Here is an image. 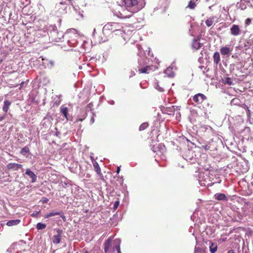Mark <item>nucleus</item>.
<instances>
[{
	"label": "nucleus",
	"mask_w": 253,
	"mask_h": 253,
	"mask_svg": "<svg viewBox=\"0 0 253 253\" xmlns=\"http://www.w3.org/2000/svg\"><path fill=\"white\" fill-rule=\"evenodd\" d=\"M125 6L128 9L131 13L136 12L141 10L145 5L143 0H123Z\"/></svg>",
	"instance_id": "f257e3e1"
},
{
	"label": "nucleus",
	"mask_w": 253,
	"mask_h": 253,
	"mask_svg": "<svg viewBox=\"0 0 253 253\" xmlns=\"http://www.w3.org/2000/svg\"><path fill=\"white\" fill-rule=\"evenodd\" d=\"M66 3L65 2H60L56 4L55 10L56 12L60 14H63L66 12Z\"/></svg>",
	"instance_id": "20e7f679"
},
{
	"label": "nucleus",
	"mask_w": 253,
	"mask_h": 253,
	"mask_svg": "<svg viewBox=\"0 0 253 253\" xmlns=\"http://www.w3.org/2000/svg\"><path fill=\"white\" fill-rule=\"evenodd\" d=\"M232 50V47L227 45L224 46H221L220 49V52L222 56H229Z\"/></svg>",
	"instance_id": "39448f33"
},
{
	"label": "nucleus",
	"mask_w": 253,
	"mask_h": 253,
	"mask_svg": "<svg viewBox=\"0 0 253 253\" xmlns=\"http://www.w3.org/2000/svg\"><path fill=\"white\" fill-rule=\"evenodd\" d=\"M22 167V165L16 163H10L6 166L7 169L8 170H12L14 171L18 170Z\"/></svg>",
	"instance_id": "6e6552de"
},
{
	"label": "nucleus",
	"mask_w": 253,
	"mask_h": 253,
	"mask_svg": "<svg viewBox=\"0 0 253 253\" xmlns=\"http://www.w3.org/2000/svg\"><path fill=\"white\" fill-rule=\"evenodd\" d=\"M48 201V199L45 198H44V200L43 201V203H47Z\"/></svg>",
	"instance_id": "f704fd0d"
},
{
	"label": "nucleus",
	"mask_w": 253,
	"mask_h": 253,
	"mask_svg": "<svg viewBox=\"0 0 253 253\" xmlns=\"http://www.w3.org/2000/svg\"><path fill=\"white\" fill-rule=\"evenodd\" d=\"M211 7H212V6H210L209 7V8L210 9H211Z\"/></svg>",
	"instance_id": "e433bc0d"
},
{
	"label": "nucleus",
	"mask_w": 253,
	"mask_h": 253,
	"mask_svg": "<svg viewBox=\"0 0 253 253\" xmlns=\"http://www.w3.org/2000/svg\"><path fill=\"white\" fill-rule=\"evenodd\" d=\"M120 170H121V169H120V167H117V170H116V172H117V173H119L120 172Z\"/></svg>",
	"instance_id": "2f4dec72"
},
{
	"label": "nucleus",
	"mask_w": 253,
	"mask_h": 253,
	"mask_svg": "<svg viewBox=\"0 0 253 253\" xmlns=\"http://www.w3.org/2000/svg\"><path fill=\"white\" fill-rule=\"evenodd\" d=\"M149 126L148 123H142L139 126V130L140 131H142L147 128Z\"/></svg>",
	"instance_id": "5701e85b"
},
{
	"label": "nucleus",
	"mask_w": 253,
	"mask_h": 253,
	"mask_svg": "<svg viewBox=\"0 0 253 253\" xmlns=\"http://www.w3.org/2000/svg\"><path fill=\"white\" fill-rule=\"evenodd\" d=\"M35 214L33 213V214H32V216H35Z\"/></svg>",
	"instance_id": "58836bf2"
},
{
	"label": "nucleus",
	"mask_w": 253,
	"mask_h": 253,
	"mask_svg": "<svg viewBox=\"0 0 253 253\" xmlns=\"http://www.w3.org/2000/svg\"><path fill=\"white\" fill-rule=\"evenodd\" d=\"M203 147L205 149V150H208L209 148V147L207 145H206V146H203Z\"/></svg>",
	"instance_id": "72a5a7b5"
},
{
	"label": "nucleus",
	"mask_w": 253,
	"mask_h": 253,
	"mask_svg": "<svg viewBox=\"0 0 253 253\" xmlns=\"http://www.w3.org/2000/svg\"><path fill=\"white\" fill-rule=\"evenodd\" d=\"M29 152V149L28 147H23L21 151H20V153L22 154H25L27 153H28Z\"/></svg>",
	"instance_id": "a878e982"
},
{
	"label": "nucleus",
	"mask_w": 253,
	"mask_h": 253,
	"mask_svg": "<svg viewBox=\"0 0 253 253\" xmlns=\"http://www.w3.org/2000/svg\"><path fill=\"white\" fill-rule=\"evenodd\" d=\"M60 112L63 115L64 117L68 120L67 115L68 108L65 105H62L60 108Z\"/></svg>",
	"instance_id": "dca6fc26"
},
{
	"label": "nucleus",
	"mask_w": 253,
	"mask_h": 253,
	"mask_svg": "<svg viewBox=\"0 0 253 253\" xmlns=\"http://www.w3.org/2000/svg\"><path fill=\"white\" fill-rule=\"evenodd\" d=\"M228 253H234V251L231 250L228 251Z\"/></svg>",
	"instance_id": "c9c22d12"
},
{
	"label": "nucleus",
	"mask_w": 253,
	"mask_h": 253,
	"mask_svg": "<svg viewBox=\"0 0 253 253\" xmlns=\"http://www.w3.org/2000/svg\"><path fill=\"white\" fill-rule=\"evenodd\" d=\"M60 214V213L58 212H50L48 214H46L44 216L45 218H49L51 216H55V215H59Z\"/></svg>",
	"instance_id": "b1692460"
},
{
	"label": "nucleus",
	"mask_w": 253,
	"mask_h": 253,
	"mask_svg": "<svg viewBox=\"0 0 253 253\" xmlns=\"http://www.w3.org/2000/svg\"><path fill=\"white\" fill-rule=\"evenodd\" d=\"M11 102L8 100H4V102H3V107H2V110L4 112H5V113H6L10 105H11Z\"/></svg>",
	"instance_id": "2eb2a0df"
},
{
	"label": "nucleus",
	"mask_w": 253,
	"mask_h": 253,
	"mask_svg": "<svg viewBox=\"0 0 253 253\" xmlns=\"http://www.w3.org/2000/svg\"><path fill=\"white\" fill-rule=\"evenodd\" d=\"M119 203H120V202L118 201H116L115 202V203H114V206H113L114 209H116L118 207V206L119 205Z\"/></svg>",
	"instance_id": "c85d7f7f"
},
{
	"label": "nucleus",
	"mask_w": 253,
	"mask_h": 253,
	"mask_svg": "<svg viewBox=\"0 0 253 253\" xmlns=\"http://www.w3.org/2000/svg\"><path fill=\"white\" fill-rule=\"evenodd\" d=\"M62 218L64 219V218H65V216H61Z\"/></svg>",
	"instance_id": "ea45409f"
},
{
	"label": "nucleus",
	"mask_w": 253,
	"mask_h": 253,
	"mask_svg": "<svg viewBox=\"0 0 253 253\" xmlns=\"http://www.w3.org/2000/svg\"><path fill=\"white\" fill-rule=\"evenodd\" d=\"M214 197L215 199L219 201L227 200L226 196L223 193H217L214 195Z\"/></svg>",
	"instance_id": "aec40b11"
},
{
	"label": "nucleus",
	"mask_w": 253,
	"mask_h": 253,
	"mask_svg": "<svg viewBox=\"0 0 253 253\" xmlns=\"http://www.w3.org/2000/svg\"><path fill=\"white\" fill-rule=\"evenodd\" d=\"M202 44L200 43L199 41L197 40H195L193 41L192 44V46L193 48L195 49H199L201 48Z\"/></svg>",
	"instance_id": "6ab92c4d"
},
{
	"label": "nucleus",
	"mask_w": 253,
	"mask_h": 253,
	"mask_svg": "<svg viewBox=\"0 0 253 253\" xmlns=\"http://www.w3.org/2000/svg\"><path fill=\"white\" fill-rule=\"evenodd\" d=\"M62 233V230L59 229L56 230V234L53 235L52 238V241L54 244H57L60 242Z\"/></svg>",
	"instance_id": "423d86ee"
},
{
	"label": "nucleus",
	"mask_w": 253,
	"mask_h": 253,
	"mask_svg": "<svg viewBox=\"0 0 253 253\" xmlns=\"http://www.w3.org/2000/svg\"><path fill=\"white\" fill-rule=\"evenodd\" d=\"M93 166L94 169V170L97 172V173L98 174V175L100 177V178L102 180H104V176L102 174V173L101 172V169L99 166L98 164L96 162H93Z\"/></svg>",
	"instance_id": "9d476101"
},
{
	"label": "nucleus",
	"mask_w": 253,
	"mask_h": 253,
	"mask_svg": "<svg viewBox=\"0 0 253 253\" xmlns=\"http://www.w3.org/2000/svg\"><path fill=\"white\" fill-rule=\"evenodd\" d=\"M231 34L233 36H237L241 33V30L237 25H233L230 28Z\"/></svg>",
	"instance_id": "9b49d317"
},
{
	"label": "nucleus",
	"mask_w": 253,
	"mask_h": 253,
	"mask_svg": "<svg viewBox=\"0 0 253 253\" xmlns=\"http://www.w3.org/2000/svg\"><path fill=\"white\" fill-rule=\"evenodd\" d=\"M165 73L169 77L173 78L174 76V73L171 67H168L165 71Z\"/></svg>",
	"instance_id": "a211bd4d"
},
{
	"label": "nucleus",
	"mask_w": 253,
	"mask_h": 253,
	"mask_svg": "<svg viewBox=\"0 0 253 253\" xmlns=\"http://www.w3.org/2000/svg\"><path fill=\"white\" fill-rule=\"evenodd\" d=\"M207 97L203 93H199L193 96L192 100L195 104L194 106L200 107L203 103L207 100Z\"/></svg>",
	"instance_id": "7ed1b4c3"
},
{
	"label": "nucleus",
	"mask_w": 253,
	"mask_h": 253,
	"mask_svg": "<svg viewBox=\"0 0 253 253\" xmlns=\"http://www.w3.org/2000/svg\"><path fill=\"white\" fill-rule=\"evenodd\" d=\"M5 118V116H1L0 117V121H2Z\"/></svg>",
	"instance_id": "473e14b6"
},
{
	"label": "nucleus",
	"mask_w": 253,
	"mask_h": 253,
	"mask_svg": "<svg viewBox=\"0 0 253 253\" xmlns=\"http://www.w3.org/2000/svg\"><path fill=\"white\" fill-rule=\"evenodd\" d=\"M153 70L152 67L150 66H146L143 68L139 69L138 72L139 73H146L149 74L151 71Z\"/></svg>",
	"instance_id": "ddd939ff"
},
{
	"label": "nucleus",
	"mask_w": 253,
	"mask_h": 253,
	"mask_svg": "<svg viewBox=\"0 0 253 253\" xmlns=\"http://www.w3.org/2000/svg\"><path fill=\"white\" fill-rule=\"evenodd\" d=\"M213 245L212 244L211 246L210 247V251L211 253H214L217 250V246H214L213 247Z\"/></svg>",
	"instance_id": "bb28decb"
},
{
	"label": "nucleus",
	"mask_w": 253,
	"mask_h": 253,
	"mask_svg": "<svg viewBox=\"0 0 253 253\" xmlns=\"http://www.w3.org/2000/svg\"><path fill=\"white\" fill-rule=\"evenodd\" d=\"M201 0H190L187 6H186V8H188L190 9H194L195 7L197 6V4L198 3V1H200ZM208 1V0H206Z\"/></svg>",
	"instance_id": "f8f14e48"
},
{
	"label": "nucleus",
	"mask_w": 253,
	"mask_h": 253,
	"mask_svg": "<svg viewBox=\"0 0 253 253\" xmlns=\"http://www.w3.org/2000/svg\"><path fill=\"white\" fill-rule=\"evenodd\" d=\"M226 80H227V82H226L227 84H228L229 85L232 84V82L231 81H230V79L229 78H227Z\"/></svg>",
	"instance_id": "7c9ffc66"
},
{
	"label": "nucleus",
	"mask_w": 253,
	"mask_h": 253,
	"mask_svg": "<svg viewBox=\"0 0 253 253\" xmlns=\"http://www.w3.org/2000/svg\"><path fill=\"white\" fill-rule=\"evenodd\" d=\"M213 59L214 63L217 65L220 61L219 53L218 52H215L213 54Z\"/></svg>",
	"instance_id": "f3484780"
},
{
	"label": "nucleus",
	"mask_w": 253,
	"mask_h": 253,
	"mask_svg": "<svg viewBox=\"0 0 253 253\" xmlns=\"http://www.w3.org/2000/svg\"><path fill=\"white\" fill-rule=\"evenodd\" d=\"M26 174L32 178V182H35L37 180V176L32 171L29 169H26Z\"/></svg>",
	"instance_id": "4468645a"
},
{
	"label": "nucleus",
	"mask_w": 253,
	"mask_h": 253,
	"mask_svg": "<svg viewBox=\"0 0 253 253\" xmlns=\"http://www.w3.org/2000/svg\"><path fill=\"white\" fill-rule=\"evenodd\" d=\"M20 221H21L19 219L11 220L6 223V225L9 226L16 225L18 224Z\"/></svg>",
	"instance_id": "412c9836"
},
{
	"label": "nucleus",
	"mask_w": 253,
	"mask_h": 253,
	"mask_svg": "<svg viewBox=\"0 0 253 253\" xmlns=\"http://www.w3.org/2000/svg\"><path fill=\"white\" fill-rule=\"evenodd\" d=\"M160 91H163V89L162 88H161V89H160Z\"/></svg>",
	"instance_id": "4c0bfd02"
},
{
	"label": "nucleus",
	"mask_w": 253,
	"mask_h": 253,
	"mask_svg": "<svg viewBox=\"0 0 253 253\" xmlns=\"http://www.w3.org/2000/svg\"><path fill=\"white\" fill-rule=\"evenodd\" d=\"M123 26L122 24L117 22H108L105 25L103 28V32L110 31L112 32H120L122 34L123 32L122 30Z\"/></svg>",
	"instance_id": "f03ea898"
},
{
	"label": "nucleus",
	"mask_w": 253,
	"mask_h": 253,
	"mask_svg": "<svg viewBox=\"0 0 253 253\" xmlns=\"http://www.w3.org/2000/svg\"><path fill=\"white\" fill-rule=\"evenodd\" d=\"M195 253H204V251L200 248L196 247Z\"/></svg>",
	"instance_id": "cd10ccee"
},
{
	"label": "nucleus",
	"mask_w": 253,
	"mask_h": 253,
	"mask_svg": "<svg viewBox=\"0 0 253 253\" xmlns=\"http://www.w3.org/2000/svg\"><path fill=\"white\" fill-rule=\"evenodd\" d=\"M112 238L109 237L104 243V252L107 253H110L113 245L111 244Z\"/></svg>",
	"instance_id": "0eeeda50"
},
{
	"label": "nucleus",
	"mask_w": 253,
	"mask_h": 253,
	"mask_svg": "<svg viewBox=\"0 0 253 253\" xmlns=\"http://www.w3.org/2000/svg\"><path fill=\"white\" fill-rule=\"evenodd\" d=\"M214 18V17L212 16L206 20L205 23L208 27H210L213 24Z\"/></svg>",
	"instance_id": "4be33fe9"
},
{
	"label": "nucleus",
	"mask_w": 253,
	"mask_h": 253,
	"mask_svg": "<svg viewBox=\"0 0 253 253\" xmlns=\"http://www.w3.org/2000/svg\"><path fill=\"white\" fill-rule=\"evenodd\" d=\"M115 251H117L118 253H121L120 241L119 240L114 241V244L110 253H113Z\"/></svg>",
	"instance_id": "1a4fd4ad"
},
{
	"label": "nucleus",
	"mask_w": 253,
	"mask_h": 253,
	"mask_svg": "<svg viewBox=\"0 0 253 253\" xmlns=\"http://www.w3.org/2000/svg\"><path fill=\"white\" fill-rule=\"evenodd\" d=\"M251 19L250 18H247L245 21V24L247 26L249 25L251 23Z\"/></svg>",
	"instance_id": "c756f323"
},
{
	"label": "nucleus",
	"mask_w": 253,
	"mask_h": 253,
	"mask_svg": "<svg viewBox=\"0 0 253 253\" xmlns=\"http://www.w3.org/2000/svg\"><path fill=\"white\" fill-rule=\"evenodd\" d=\"M46 224H44V223H41V222H39L37 224V228L38 229V230H42V229H44L45 227H46Z\"/></svg>",
	"instance_id": "393cba45"
}]
</instances>
